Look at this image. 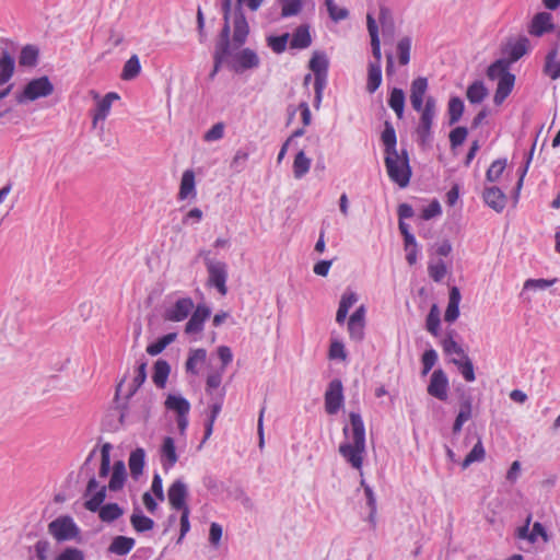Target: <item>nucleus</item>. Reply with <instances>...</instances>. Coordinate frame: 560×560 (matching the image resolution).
I'll list each match as a JSON object with an SVG mask.
<instances>
[{"mask_svg": "<svg viewBox=\"0 0 560 560\" xmlns=\"http://www.w3.org/2000/svg\"><path fill=\"white\" fill-rule=\"evenodd\" d=\"M471 398L466 397L460 401L459 412L452 428L453 434H458L462 431L463 424L471 418Z\"/></svg>", "mask_w": 560, "mask_h": 560, "instance_id": "obj_31", "label": "nucleus"}, {"mask_svg": "<svg viewBox=\"0 0 560 560\" xmlns=\"http://www.w3.org/2000/svg\"><path fill=\"white\" fill-rule=\"evenodd\" d=\"M54 92V85L47 75H43L31 80L23 89L16 94L15 100L19 104L25 102H33L40 97H47Z\"/></svg>", "mask_w": 560, "mask_h": 560, "instance_id": "obj_8", "label": "nucleus"}, {"mask_svg": "<svg viewBox=\"0 0 560 560\" xmlns=\"http://www.w3.org/2000/svg\"><path fill=\"white\" fill-rule=\"evenodd\" d=\"M553 30L555 24L552 23V16L548 12H539L535 14L528 26V33L537 37H540L546 33L552 32Z\"/></svg>", "mask_w": 560, "mask_h": 560, "instance_id": "obj_16", "label": "nucleus"}, {"mask_svg": "<svg viewBox=\"0 0 560 560\" xmlns=\"http://www.w3.org/2000/svg\"><path fill=\"white\" fill-rule=\"evenodd\" d=\"M141 71V63L137 55H132L124 65L120 78L125 81L136 79Z\"/></svg>", "mask_w": 560, "mask_h": 560, "instance_id": "obj_45", "label": "nucleus"}, {"mask_svg": "<svg viewBox=\"0 0 560 560\" xmlns=\"http://www.w3.org/2000/svg\"><path fill=\"white\" fill-rule=\"evenodd\" d=\"M343 386L339 378H334L328 384L325 393V410L328 415H336L343 405Z\"/></svg>", "mask_w": 560, "mask_h": 560, "instance_id": "obj_10", "label": "nucleus"}, {"mask_svg": "<svg viewBox=\"0 0 560 560\" xmlns=\"http://www.w3.org/2000/svg\"><path fill=\"white\" fill-rule=\"evenodd\" d=\"M428 79L418 77L411 82L410 86V103L416 112H420L424 106L423 97L428 91Z\"/></svg>", "mask_w": 560, "mask_h": 560, "instance_id": "obj_18", "label": "nucleus"}, {"mask_svg": "<svg viewBox=\"0 0 560 560\" xmlns=\"http://www.w3.org/2000/svg\"><path fill=\"white\" fill-rule=\"evenodd\" d=\"M382 84V66L378 62H369L366 91L374 93Z\"/></svg>", "mask_w": 560, "mask_h": 560, "instance_id": "obj_40", "label": "nucleus"}, {"mask_svg": "<svg viewBox=\"0 0 560 560\" xmlns=\"http://www.w3.org/2000/svg\"><path fill=\"white\" fill-rule=\"evenodd\" d=\"M199 256L203 257L205 265L208 271V282L214 287L221 295L228 293V266L223 261L212 260L209 250H201Z\"/></svg>", "mask_w": 560, "mask_h": 560, "instance_id": "obj_7", "label": "nucleus"}, {"mask_svg": "<svg viewBox=\"0 0 560 560\" xmlns=\"http://www.w3.org/2000/svg\"><path fill=\"white\" fill-rule=\"evenodd\" d=\"M165 407L168 410L175 411L177 416H188L190 410V404L186 398L173 394L167 396Z\"/></svg>", "mask_w": 560, "mask_h": 560, "instance_id": "obj_38", "label": "nucleus"}, {"mask_svg": "<svg viewBox=\"0 0 560 560\" xmlns=\"http://www.w3.org/2000/svg\"><path fill=\"white\" fill-rule=\"evenodd\" d=\"M171 373V365L167 361L159 359L153 366L152 381L158 388H164Z\"/></svg>", "mask_w": 560, "mask_h": 560, "instance_id": "obj_32", "label": "nucleus"}, {"mask_svg": "<svg viewBox=\"0 0 560 560\" xmlns=\"http://www.w3.org/2000/svg\"><path fill=\"white\" fill-rule=\"evenodd\" d=\"M188 487L182 479H176L167 490V499L170 505L175 511H183L189 509L187 505Z\"/></svg>", "mask_w": 560, "mask_h": 560, "instance_id": "obj_12", "label": "nucleus"}, {"mask_svg": "<svg viewBox=\"0 0 560 560\" xmlns=\"http://www.w3.org/2000/svg\"><path fill=\"white\" fill-rule=\"evenodd\" d=\"M112 104L108 102V100L102 98L98 101L95 112L93 114V120L92 124L95 127L100 120H105L110 112Z\"/></svg>", "mask_w": 560, "mask_h": 560, "instance_id": "obj_60", "label": "nucleus"}, {"mask_svg": "<svg viewBox=\"0 0 560 560\" xmlns=\"http://www.w3.org/2000/svg\"><path fill=\"white\" fill-rule=\"evenodd\" d=\"M405 103L406 96L404 91L399 88H393L388 97V106L395 112L399 119L404 117Z\"/></svg>", "mask_w": 560, "mask_h": 560, "instance_id": "obj_39", "label": "nucleus"}, {"mask_svg": "<svg viewBox=\"0 0 560 560\" xmlns=\"http://www.w3.org/2000/svg\"><path fill=\"white\" fill-rule=\"evenodd\" d=\"M237 5L234 11L233 20V43L236 48H241L247 40L249 25L242 8L245 4L250 11H257L260 7L258 0H236Z\"/></svg>", "mask_w": 560, "mask_h": 560, "instance_id": "obj_4", "label": "nucleus"}, {"mask_svg": "<svg viewBox=\"0 0 560 560\" xmlns=\"http://www.w3.org/2000/svg\"><path fill=\"white\" fill-rule=\"evenodd\" d=\"M557 55V48L551 49L546 56V63L544 68L545 73L552 80L560 78V62H556Z\"/></svg>", "mask_w": 560, "mask_h": 560, "instance_id": "obj_49", "label": "nucleus"}, {"mask_svg": "<svg viewBox=\"0 0 560 560\" xmlns=\"http://www.w3.org/2000/svg\"><path fill=\"white\" fill-rule=\"evenodd\" d=\"M280 4L282 18L295 16L303 9V0H280Z\"/></svg>", "mask_w": 560, "mask_h": 560, "instance_id": "obj_55", "label": "nucleus"}, {"mask_svg": "<svg viewBox=\"0 0 560 560\" xmlns=\"http://www.w3.org/2000/svg\"><path fill=\"white\" fill-rule=\"evenodd\" d=\"M448 378L443 370H435L428 386V393L439 400L445 401L447 399Z\"/></svg>", "mask_w": 560, "mask_h": 560, "instance_id": "obj_13", "label": "nucleus"}, {"mask_svg": "<svg viewBox=\"0 0 560 560\" xmlns=\"http://www.w3.org/2000/svg\"><path fill=\"white\" fill-rule=\"evenodd\" d=\"M442 347L446 354L455 353L462 357V359L467 355L464 349L453 339L452 336H447L442 340Z\"/></svg>", "mask_w": 560, "mask_h": 560, "instance_id": "obj_62", "label": "nucleus"}, {"mask_svg": "<svg viewBox=\"0 0 560 560\" xmlns=\"http://www.w3.org/2000/svg\"><path fill=\"white\" fill-rule=\"evenodd\" d=\"M289 37V33H284L279 36H269L267 38V44L276 54H281L287 48Z\"/></svg>", "mask_w": 560, "mask_h": 560, "instance_id": "obj_59", "label": "nucleus"}, {"mask_svg": "<svg viewBox=\"0 0 560 560\" xmlns=\"http://www.w3.org/2000/svg\"><path fill=\"white\" fill-rule=\"evenodd\" d=\"M329 60L324 51H314L308 62V68L314 73V83H327Z\"/></svg>", "mask_w": 560, "mask_h": 560, "instance_id": "obj_15", "label": "nucleus"}, {"mask_svg": "<svg viewBox=\"0 0 560 560\" xmlns=\"http://www.w3.org/2000/svg\"><path fill=\"white\" fill-rule=\"evenodd\" d=\"M211 315V310L205 304H198L185 326L186 334H198L203 329V323Z\"/></svg>", "mask_w": 560, "mask_h": 560, "instance_id": "obj_17", "label": "nucleus"}, {"mask_svg": "<svg viewBox=\"0 0 560 560\" xmlns=\"http://www.w3.org/2000/svg\"><path fill=\"white\" fill-rule=\"evenodd\" d=\"M325 5L332 21L339 22L348 18L349 11L346 8H339L334 0H325Z\"/></svg>", "mask_w": 560, "mask_h": 560, "instance_id": "obj_58", "label": "nucleus"}, {"mask_svg": "<svg viewBox=\"0 0 560 560\" xmlns=\"http://www.w3.org/2000/svg\"><path fill=\"white\" fill-rule=\"evenodd\" d=\"M421 113L416 133L420 145L424 147L432 140V126L436 115V101L433 96H427Z\"/></svg>", "mask_w": 560, "mask_h": 560, "instance_id": "obj_6", "label": "nucleus"}, {"mask_svg": "<svg viewBox=\"0 0 560 560\" xmlns=\"http://www.w3.org/2000/svg\"><path fill=\"white\" fill-rule=\"evenodd\" d=\"M230 57L232 58H228V67L235 73L258 68L260 65L258 55L250 48H243L234 55L231 54Z\"/></svg>", "mask_w": 560, "mask_h": 560, "instance_id": "obj_9", "label": "nucleus"}, {"mask_svg": "<svg viewBox=\"0 0 560 560\" xmlns=\"http://www.w3.org/2000/svg\"><path fill=\"white\" fill-rule=\"evenodd\" d=\"M366 22H368V31H369V34L371 37L372 55L375 59L373 62H378V65H381L382 52H381L378 27H377L376 21L372 14H368Z\"/></svg>", "mask_w": 560, "mask_h": 560, "instance_id": "obj_23", "label": "nucleus"}, {"mask_svg": "<svg viewBox=\"0 0 560 560\" xmlns=\"http://www.w3.org/2000/svg\"><path fill=\"white\" fill-rule=\"evenodd\" d=\"M130 524L137 533H145L154 527V521L145 516L139 506H135L130 516Z\"/></svg>", "mask_w": 560, "mask_h": 560, "instance_id": "obj_27", "label": "nucleus"}, {"mask_svg": "<svg viewBox=\"0 0 560 560\" xmlns=\"http://www.w3.org/2000/svg\"><path fill=\"white\" fill-rule=\"evenodd\" d=\"M384 163L390 180L396 183L400 188H405L409 185L412 170L406 149H402L398 154L385 156Z\"/></svg>", "mask_w": 560, "mask_h": 560, "instance_id": "obj_3", "label": "nucleus"}, {"mask_svg": "<svg viewBox=\"0 0 560 560\" xmlns=\"http://www.w3.org/2000/svg\"><path fill=\"white\" fill-rule=\"evenodd\" d=\"M190 195H196V188H195V174L191 170H186L183 173L180 186H179V192L178 198L180 200L187 199Z\"/></svg>", "mask_w": 560, "mask_h": 560, "instance_id": "obj_41", "label": "nucleus"}, {"mask_svg": "<svg viewBox=\"0 0 560 560\" xmlns=\"http://www.w3.org/2000/svg\"><path fill=\"white\" fill-rule=\"evenodd\" d=\"M488 95V90L482 81H475L468 88L466 96L471 104L481 103Z\"/></svg>", "mask_w": 560, "mask_h": 560, "instance_id": "obj_47", "label": "nucleus"}, {"mask_svg": "<svg viewBox=\"0 0 560 560\" xmlns=\"http://www.w3.org/2000/svg\"><path fill=\"white\" fill-rule=\"evenodd\" d=\"M460 291L457 287L450 289L448 304L444 314V319L447 323H454L459 316Z\"/></svg>", "mask_w": 560, "mask_h": 560, "instance_id": "obj_25", "label": "nucleus"}, {"mask_svg": "<svg viewBox=\"0 0 560 560\" xmlns=\"http://www.w3.org/2000/svg\"><path fill=\"white\" fill-rule=\"evenodd\" d=\"M136 545V540L131 537L127 536H116L113 538L108 552L117 556H126L128 555Z\"/></svg>", "mask_w": 560, "mask_h": 560, "instance_id": "obj_30", "label": "nucleus"}, {"mask_svg": "<svg viewBox=\"0 0 560 560\" xmlns=\"http://www.w3.org/2000/svg\"><path fill=\"white\" fill-rule=\"evenodd\" d=\"M126 380H127V376L125 375L116 386V392H115V397H114V402L116 404V406L114 407V410L116 412H118V425L115 427V430H117L119 427H122L126 423V419L128 417V402L129 401L125 400L124 402H119L121 388H122V385L126 382Z\"/></svg>", "mask_w": 560, "mask_h": 560, "instance_id": "obj_35", "label": "nucleus"}, {"mask_svg": "<svg viewBox=\"0 0 560 560\" xmlns=\"http://www.w3.org/2000/svg\"><path fill=\"white\" fill-rule=\"evenodd\" d=\"M230 18L231 15H223V26L218 36L214 51L231 56V46L234 45V43L233 38L231 39ZM233 47L237 49L235 46Z\"/></svg>", "mask_w": 560, "mask_h": 560, "instance_id": "obj_19", "label": "nucleus"}, {"mask_svg": "<svg viewBox=\"0 0 560 560\" xmlns=\"http://www.w3.org/2000/svg\"><path fill=\"white\" fill-rule=\"evenodd\" d=\"M358 301V295L355 292H346L342 294L341 300L339 302V307L336 314V322L338 324H343L349 310L353 306V304Z\"/></svg>", "mask_w": 560, "mask_h": 560, "instance_id": "obj_37", "label": "nucleus"}, {"mask_svg": "<svg viewBox=\"0 0 560 560\" xmlns=\"http://www.w3.org/2000/svg\"><path fill=\"white\" fill-rule=\"evenodd\" d=\"M127 472L124 462L118 460L113 466V472L108 482V489L110 491H119L124 488Z\"/></svg>", "mask_w": 560, "mask_h": 560, "instance_id": "obj_33", "label": "nucleus"}, {"mask_svg": "<svg viewBox=\"0 0 560 560\" xmlns=\"http://www.w3.org/2000/svg\"><path fill=\"white\" fill-rule=\"evenodd\" d=\"M506 167V159H498L491 163L486 173V179L490 183H495L502 175Z\"/></svg>", "mask_w": 560, "mask_h": 560, "instance_id": "obj_57", "label": "nucleus"}, {"mask_svg": "<svg viewBox=\"0 0 560 560\" xmlns=\"http://www.w3.org/2000/svg\"><path fill=\"white\" fill-rule=\"evenodd\" d=\"M312 160L305 155L303 150L299 151L293 161V175L296 179L304 177L311 168Z\"/></svg>", "mask_w": 560, "mask_h": 560, "instance_id": "obj_43", "label": "nucleus"}, {"mask_svg": "<svg viewBox=\"0 0 560 560\" xmlns=\"http://www.w3.org/2000/svg\"><path fill=\"white\" fill-rule=\"evenodd\" d=\"M440 324H441L440 311H439L438 305L433 304L430 308L428 316H427V320H425L427 330L430 334H432L434 337H436L439 335Z\"/></svg>", "mask_w": 560, "mask_h": 560, "instance_id": "obj_54", "label": "nucleus"}, {"mask_svg": "<svg viewBox=\"0 0 560 560\" xmlns=\"http://www.w3.org/2000/svg\"><path fill=\"white\" fill-rule=\"evenodd\" d=\"M207 351L203 348L190 350L188 359L186 361V371L194 375L198 374L197 364L206 361Z\"/></svg>", "mask_w": 560, "mask_h": 560, "instance_id": "obj_48", "label": "nucleus"}, {"mask_svg": "<svg viewBox=\"0 0 560 560\" xmlns=\"http://www.w3.org/2000/svg\"><path fill=\"white\" fill-rule=\"evenodd\" d=\"M528 49L529 40L527 37L521 36L517 39L509 38L501 48L502 58L513 65L526 55Z\"/></svg>", "mask_w": 560, "mask_h": 560, "instance_id": "obj_11", "label": "nucleus"}, {"mask_svg": "<svg viewBox=\"0 0 560 560\" xmlns=\"http://www.w3.org/2000/svg\"><path fill=\"white\" fill-rule=\"evenodd\" d=\"M223 396L224 393H222L220 398L210 406V413L205 422V435L201 443H205L213 432L214 422L222 409Z\"/></svg>", "mask_w": 560, "mask_h": 560, "instance_id": "obj_36", "label": "nucleus"}, {"mask_svg": "<svg viewBox=\"0 0 560 560\" xmlns=\"http://www.w3.org/2000/svg\"><path fill=\"white\" fill-rule=\"evenodd\" d=\"M515 80L516 78L513 73H505L498 80L493 96V103L495 105H501L509 97L515 85Z\"/></svg>", "mask_w": 560, "mask_h": 560, "instance_id": "obj_20", "label": "nucleus"}, {"mask_svg": "<svg viewBox=\"0 0 560 560\" xmlns=\"http://www.w3.org/2000/svg\"><path fill=\"white\" fill-rule=\"evenodd\" d=\"M14 71V58L8 50H2L0 54V86L7 84L12 79Z\"/></svg>", "mask_w": 560, "mask_h": 560, "instance_id": "obj_26", "label": "nucleus"}, {"mask_svg": "<svg viewBox=\"0 0 560 560\" xmlns=\"http://www.w3.org/2000/svg\"><path fill=\"white\" fill-rule=\"evenodd\" d=\"M95 454H96V448H93L81 466V472L85 471L86 474L91 475L89 482L86 485L84 497L92 494L100 487V483L93 474V469L90 467V464L92 463Z\"/></svg>", "mask_w": 560, "mask_h": 560, "instance_id": "obj_42", "label": "nucleus"}, {"mask_svg": "<svg viewBox=\"0 0 560 560\" xmlns=\"http://www.w3.org/2000/svg\"><path fill=\"white\" fill-rule=\"evenodd\" d=\"M48 534L57 541L81 540V529L70 515H60L47 526Z\"/></svg>", "mask_w": 560, "mask_h": 560, "instance_id": "obj_5", "label": "nucleus"}, {"mask_svg": "<svg viewBox=\"0 0 560 560\" xmlns=\"http://www.w3.org/2000/svg\"><path fill=\"white\" fill-rule=\"evenodd\" d=\"M39 59V49L36 45H25L22 47L19 55V65L21 67L34 68L37 66Z\"/></svg>", "mask_w": 560, "mask_h": 560, "instance_id": "obj_34", "label": "nucleus"}, {"mask_svg": "<svg viewBox=\"0 0 560 560\" xmlns=\"http://www.w3.org/2000/svg\"><path fill=\"white\" fill-rule=\"evenodd\" d=\"M55 560H85L84 552L75 547L65 548Z\"/></svg>", "mask_w": 560, "mask_h": 560, "instance_id": "obj_63", "label": "nucleus"}, {"mask_svg": "<svg viewBox=\"0 0 560 560\" xmlns=\"http://www.w3.org/2000/svg\"><path fill=\"white\" fill-rule=\"evenodd\" d=\"M465 109L464 102L458 96H453L448 101L447 113H448V125H455L459 121Z\"/></svg>", "mask_w": 560, "mask_h": 560, "instance_id": "obj_46", "label": "nucleus"}, {"mask_svg": "<svg viewBox=\"0 0 560 560\" xmlns=\"http://www.w3.org/2000/svg\"><path fill=\"white\" fill-rule=\"evenodd\" d=\"M192 308V300L190 298H182L172 307L165 310L163 317L170 322H182L188 317Z\"/></svg>", "mask_w": 560, "mask_h": 560, "instance_id": "obj_14", "label": "nucleus"}, {"mask_svg": "<svg viewBox=\"0 0 560 560\" xmlns=\"http://www.w3.org/2000/svg\"><path fill=\"white\" fill-rule=\"evenodd\" d=\"M110 443H104L101 447V466L98 469L100 478H106L110 471Z\"/></svg>", "mask_w": 560, "mask_h": 560, "instance_id": "obj_53", "label": "nucleus"}, {"mask_svg": "<svg viewBox=\"0 0 560 560\" xmlns=\"http://www.w3.org/2000/svg\"><path fill=\"white\" fill-rule=\"evenodd\" d=\"M428 271L435 282H440L445 277L447 270L445 262L443 260H439L436 264H430Z\"/></svg>", "mask_w": 560, "mask_h": 560, "instance_id": "obj_64", "label": "nucleus"}, {"mask_svg": "<svg viewBox=\"0 0 560 560\" xmlns=\"http://www.w3.org/2000/svg\"><path fill=\"white\" fill-rule=\"evenodd\" d=\"M468 135V129L464 126H458L450 132L451 148L455 149L464 143Z\"/></svg>", "mask_w": 560, "mask_h": 560, "instance_id": "obj_61", "label": "nucleus"}, {"mask_svg": "<svg viewBox=\"0 0 560 560\" xmlns=\"http://www.w3.org/2000/svg\"><path fill=\"white\" fill-rule=\"evenodd\" d=\"M312 44V36L310 34V27L306 24L298 26L290 42V47L293 49H305Z\"/></svg>", "mask_w": 560, "mask_h": 560, "instance_id": "obj_29", "label": "nucleus"}, {"mask_svg": "<svg viewBox=\"0 0 560 560\" xmlns=\"http://www.w3.org/2000/svg\"><path fill=\"white\" fill-rule=\"evenodd\" d=\"M483 200L488 207L497 212H502L506 206V196L497 186L487 187L485 189Z\"/></svg>", "mask_w": 560, "mask_h": 560, "instance_id": "obj_21", "label": "nucleus"}, {"mask_svg": "<svg viewBox=\"0 0 560 560\" xmlns=\"http://www.w3.org/2000/svg\"><path fill=\"white\" fill-rule=\"evenodd\" d=\"M410 50H411V38L409 36H405L397 43V54L398 61L401 66H406L410 61Z\"/></svg>", "mask_w": 560, "mask_h": 560, "instance_id": "obj_56", "label": "nucleus"}, {"mask_svg": "<svg viewBox=\"0 0 560 560\" xmlns=\"http://www.w3.org/2000/svg\"><path fill=\"white\" fill-rule=\"evenodd\" d=\"M451 361L453 364H455L458 368V370H459L460 374L463 375V377L465 378V381L474 382L476 380L474 364L468 355H466L462 360L452 359Z\"/></svg>", "mask_w": 560, "mask_h": 560, "instance_id": "obj_51", "label": "nucleus"}, {"mask_svg": "<svg viewBox=\"0 0 560 560\" xmlns=\"http://www.w3.org/2000/svg\"><path fill=\"white\" fill-rule=\"evenodd\" d=\"M162 466L164 470L171 469L178 460V456L175 448L174 439L171 436H166L163 440L162 448Z\"/></svg>", "mask_w": 560, "mask_h": 560, "instance_id": "obj_24", "label": "nucleus"}, {"mask_svg": "<svg viewBox=\"0 0 560 560\" xmlns=\"http://www.w3.org/2000/svg\"><path fill=\"white\" fill-rule=\"evenodd\" d=\"M176 337V332H170L162 336L147 347V352L153 357L160 354L168 345L175 341Z\"/></svg>", "mask_w": 560, "mask_h": 560, "instance_id": "obj_50", "label": "nucleus"}, {"mask_svg": "<svg viewBox=\"0 0 560 560\" xmlns=\"http://www.w3.org/2000/svg\"><path fill=\"white\" fill-rule=\"evenodd\" d=\"M145 451L142 447L133 450L128 459L129 470L132 479L138 480L143 474Z\"/></svg>", "mask_w": 560, "mask_h": 560, "instance_id": "obj_28", "label": "nucleus"}, {"mask_svg": "<svg viewBox=\"0 0 560 560\" xmlns=\"http://www.w3.org/2000/svg\"><path fill=\"white\" fill-rule=\"evenodd\" d=\"M381 141L384 145L385 156L398 154L396 130L393 124L388 120L384 122V129L381 133Z\"/></svg>", "mask_w": 560, "mask_h": 560, "instance_id": "obj_22", "label": "nucleus"}, {"mask_svg": "<svg viewBox=\"0 0 560 560\" xmlns=\"http://www.w3.org/2000/svg\"><path fill=\"white\" fill-rule=\"evenodd\" d=\"M511 66L512 65L504 58L497 59L487 69L488 79L494 81L502 78V75H504L505 73H512L510 71Z\"/></svg>", "mask_w": 560, "mask_h": 560, "instance_id": "obj_44", "label": "nucleus"}, {"mask_svg": "<svg viewBox=\"0 0 560 560\" xmlns=\"http://www.w3.org/2000/svg\"><path fill=\"white\" fill-rule=\"evenodd\" d=\"M350 429L343 428L346 438L351 436L352 443L345 442L339 445L340 455L355 469H361L363 454L365 453V428L362 417L358 412L349 413Z\"/></svg>", "mask_w": 560, "mask_h": 560, "instance_id": "obj_1", "label": "nucleus"}, {"mask_svg": "<svg viewBox=\"0 0 560 560\" xmlns=\"http://www.w3.org/2000/svg\"><path fill=\"white\" fill-rule=\"evenodd\" d=\"M106 486L98 487L89 495L90 499L86 500L83 505L90 512H98V516L103 522L112 523L124 514V510L118 503H107L102 505L106 499Z\"/></svg>", "mask_w": 560, "mask_h": 560, "instance_id": "obj_2", "label": "nucleus"}, {"mask_svg": "<svg viewBox=\"0 0 560 560\" xmlns=\"http://www.w3.org/2000/svg\"><path fill=\"white\" fill-rule=\"evenodd\" d=\"M485 447L482 445V441L479 438L477 443L474 445L471 451L466 455L465 459L462 463V468L466 469L475 462H481L485 459Z\"/></svg>", "mask_w": 560, "mask_h": 560, "instance_id": "obj_52", "label": "nucleus"}]
</instances>
